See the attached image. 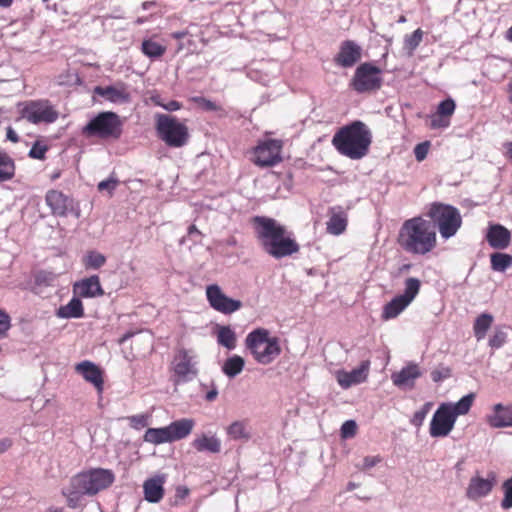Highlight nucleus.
<instances>
[{
  "label": "nucleus",
  "mask_w": 512,
  "mask_h": 512,
  "mask_svg": "<svg viewBox=\"0 0 512 512\" xmlns=\"http://www.w3.org/2000/svg\"><path fill=\"white\" fill-rule=\"evenodd\" d=\"M182 107V104L176 100H171L167 103H164L163 104V107L165 110L167 111H177L179 109H181Z\"/></svg>",
  "instance_id": "55"
},
{
  "label": "nucleus",
  "mask_w": 512,
  "mask_h": 512,
  "mask_svg": "<svg viewBox=\"0 0 512 512\" xmlns=\"http://www.w3.org/2000/svg\"><path fill=\"white\" fill-rule=\"evenodd\" d=\"M426 216L435 227H438L440 235L444 239L453 237L462 225L459 210L452 205L441 202L431 203Z\"/></svg>",
  "instance_id": "6"
},
{
  "label": "nucleus",
  "mask_w": 512,
  "mask_h": 512,
  "mask_svg": "<svg viewBox=\"0 0 512 512\" xmlns=\"http://www.w3.org/2000/svg\"><path fill=\"white\" fill-rule=\"evenodd\" d=\"M94 92L114 104L124 105L130 103L132 100L131 92L127 84L123 82L104 87L97 86Z\"/></svg>",
  "instance_id": "16"
},
{
  "label": "nucleus",
  "mask_w": 512,
  "mask_h": 512,
  "mask_svg": "<svg viewBox=\"0 0 512 512\" xmlns=\"http://www.w3.org/2000/svg\"><path fill=\"white\" fill-rule=\"evenodd\" d=\"M188 234L189 235H193V234H201V232L197 229V227L195 225H191L189 226L188 228Z\"/></svg>",
  "instance_id": "63"
},
{
  "label": "nucleus",
  "mask_w": 512,
  "mask_h": 512,
  "mask_svg": "<svg viewBox=\"0 0 512 512\" xmlns=\"http://www.w3.org/2000/svg\"><path fill=\"white\" fill-rule=\"evenodd\" d=\"M362 57V49L352 40H345L341 43L339 51L334 57L336 65L349 68L354 66Z\"/></svg>",
  "instance_id": "18"
},
{
  "label": "nucleus",
  "mask_w": 512,
  "mask_h": 512,
  "mask_svg": "<svg viewBox=\"0 0 512 512\" xmlns=\"http://www.w3.org/2000/svg\"><path fill=\"white\" fill-rule=\"evenodd\" d=\"M506 341V335L504 332H496L489 340V344L493 348L501 347Z\"/></svg>",
  "instance_id": "53"
},
{
  "label": "nucleus",
  "mask_w": 512,
  "mask_h": 512,
  "mask_svg": "<svg viewBox=\"0 0 512 512\" xmlns=\"http://www.w3.org/2000/svg\"><path fill=\"white\" fill-rule=\"evenodd\" d=\"M455 422L456 420L447 403L440 404L430 422V436L434 438L448 436L453 430Z\"/></svg>",
  "instance_id": "15"
},
{
  "label": "nucleus",
  "mask_w": 512,
  "mask_h": 512,
  "mask_svg": "<svg viewBox=\"0 0 512 512\" xmlns=\"http://www.w3.org/2000/svg\"><path fill=\"white\" fill-rule=\"evenodd\" d=\"M217 342L219 345L233 350L237 344L236 333L230 326H218L216 330Z\"/></svg>",
  "instance_id": "33"
},
{
  "label": "nucleus",
  "mask_w": 512,
  "mask_h": 512,
  "mask_svg": "<svg viewBox=\"0 0 512 512\" xmlns=\"http://www.w3.org/2000/svg\"><path fill=\"white\" fill-rule=\"evenodd\" d=\"M59 318H81L84 316V307L79 297H73L66 305L60 306L56 312Z\"/></svg>",
  "instance_id": "30"
},
{
  "label": "nucleus",
  "mask_w": 512,
  "mask_h": 512,
  "mask_svg": "<svg viewBox=\"0 0 512 512\" xmlns=\"http://www.w3.org/2000/svg\"><path fill=\"white\" fill-rule=\"evenodd\" d=\"M156 131L159 138L169 147H183L189 140L188 127L174 116L157 115Z\"/></svg>",
  "instance_id": "8"
},
{
  "label": "nucleus",
  "mask_w": 512,
  "mask_h": 512,
  "mask_svg": "<svg viewBox=\"0 0 512 512\" xmlns=\"http://www.w3.org/2000/svg\"><path fill=\"white\" fill-rule=\"evenodd\" d=\"M504 497L501 501V507L503 509L512 508V477L504 481L502 485Z\"/></svg>",
  "instance_id": "45"
},
{
  "label": "nucleus",
  "mask_w": 512,
  "mask_h": 512,
  "mask_svg": "<svg viewBox=\"0 0 512 512\" xmlns=\"http://www.w3.org/2000/svg\"><path fill=\"white\" fill-rule=\"evenodd\" d=\"M73 292L82 298H94L104 295V290L97 275H92L76 282L73 285Z\"/></svg>",
  "instance_id": "22"
},
{
  "label": "nucleus",
  "mask_w": 512,
  "mask_h": 512,
  "mask_svg": "<svg viewBox=\"0 0 512 512\" xmlns=\"http://www.w3.org/2000/svg\"><path fill=\"white\" fill-rule=\"evenodd\" d=\"M218 395V391L214 388L206 393L205 399L209 402H212L216 399Z\"/></svg>",
  "instance_id": "58"
},
{
  "label": "nucleus",
  "mask_w": 512,
  "mask_h": 512,
  "mask_svg": "<svg viewBox=\"0 0 512 512\" xmlns=\"http://www.w3.org/2000/svg\"><path fill=\"white\" fill-rule=\"evenodd\" d=\"M357 424L354 420H347L341 426V437L352 438L356 435Z\"/></svg>",
  "instance_id": "49"
},
{
  "label": "nucleus",
  "mask_w": 512,
  "mask_h": 512,
  "mask_svg": "<svg viewBox=\"0 0 512 512\" xmlns=\"http://www.w3.org/2000/svg\"><path fill=\"white\" fill-rule=\"evenodd\" d=\"M491 269L496 272H504L512 267V255L502 252H495L490 255Z\"/></svg>",
  "instance_id": "38"
},
{
  "label": "nucleus",
  "mask_w": 512,
  "mask_h": 512,
  "mask_svg": "<svg viewBox=\"0 0 512 512\" xmlns=\"http://www.w3.org/2000/svg\"><path fill=\"white\" fill-rule=\"evenodd\" d=\"M123 133V121L112 111L100 112L92 118L82 129L87 137H97L103 140H118Z\"/></svg>",
  "instance_id": "7"
},
{
  "label": "nucleus",
  "mask_w": 512,
  "mask_h": 512,
  "mask_svg": "<svg viewBox=\"0 0 512 512\" xmlns=\"http://www.w3.org/2000/svg\"><path fill=\"white\" fill-rule=\"evenodd\" d=\"M244 365L245 361L241 356L233 355L226 359L222 366V371L226 376L233 378L242 372Z\"/></svg>",
  "instance_id": "37"
},
{
  "label": "nucleus",
  "mask_w": 512,
  "mask_h": 512,
  "mask_svg": "<svg viewBox=\"0 0 512 512\" xmlns=\"http://www.w3.org/2000/svg\"><path fill=\"white\" fill-rule=\"evenodd\" d=\"M165 475H156L143 483L144 498L150 503H158L164 496Z\"/></svg>",
  "instance_id": "27"
},
{
  "label": "nucleus",
  "mask_w": 512,
  "mask_h": 512,
  "mask_svg": "<svg viewBox=\"0 0 512 512\" xmlns=\"http://www.w3.org/2000/svg\"><path fill=\"white\" fill-rule=\"evenodd\" d=\"M506 149V156L512 159V141L504 144Z\"/></svg>",
  "instance_id": "61"
},
{
  "label": "nucleus",
  "mask_w": 512,
  "mask_h": 512,
  "mask_svg": "<svg viewBox=\"0 0 512 512\" xmlns=\"http://www.w3.org/2000/svg\"><path fill=\"white\" fill-rule=\"evenodd\" d=\"M11 328V318L8 313L0 309V339L5 338Z\"/></svg>",
  "instance_id": "48"
},
{
  "label": "nucleus",
  "mask_w": 512,
  "mask_h": 512,
  "mask_svg": "<svg viewBox=\"0 0 512 512\" xmlns=\"http://www.w3.org/2000/svg\"><path fill=\"white\" fill-rule=\"evenodd\" d=\"M118 185V180L114 178H109L107 180H103L99 182L97 188L100 192L102 191H108L110 195L113 194L114 190L116 189Z\"/></svg>",
  "instance_id": "52"
},
{
  "label": "nucleus",
  "mask_w": 512,
  "mask_h": 512,
  "mask_svg": "<svg viewBox=\"0 0 512 512\" xmlns=\"http://www.w3.org/2000/svg\"><path fill=\"white\" fill-rule=\"evenodd\" d=\"M45 202L54 216L66 217L71 214L79 218L81 215L79 204L71 196L60 190H48L45 195Z\"/></svg>",
  "instance_id": "12"
},
{
  "label": "nucleus",
  "mask_w": 512,
  "mask_h": 512,
  "mask_svg": "<svg viewBox=\"0 0 512 512\" xmlns=\"http://www.w3.org/2000/svg\"><path fill=\"white\" fill-rule=\"evenodd\" d=\"M382 84V70L371 62L360 64L350 81V87L360 94L376 92Z\"/></svg>",
  "instance_id": "9"
},
{
  "label": "nucleus",
  "mask_w": 512,
  "mask_h": 512,
  "mask_svg": "<svg viewBox=\"0 0 512 512\" xmlns=\"http://www.w3.org/2000/svg\"><path fill=\"white\" fill-rule=\"evenodd\" d=\"M143 439L145 442L154 445L172 443L167 426L161 428H148L143 436Z\"/></svg>",
  "instance_id": "34"
},
{
  "label": "nucleus",
  "mask_w": 512,
  "mask_h": 512,
  "mask_svg": "<svg viewBox=\"0 0 512 512\" xmlns=\"http://www.w3.org/2000/svg\"><path fill=\"white\" fill-rule=\"evenodd\" d=\"M283 142L279 139L259 141L252 150L251 161L258 167H273L282 161Z\"/></svg>",
  "instance_id": "11"
},
{
  "label": "nucleus",
  "mask_w": 512,
  "mask_h": 512,
  "mask_svg": "<svg viewBox=\"0 0 512 512\" xmlns=\"http://www.w3.org/2000/svg\"><path fill=\"white\" fill-rule=\"evenodd\" d=\"M193 101L202 109L206 111H219L221 107L217 105L215 102L206 99L204 97H194Z\"/></svg>",
  "instance_id": "50"
},
{
  "label": "nucleus",
  "mask_w": 512,
  "mask_h": 512,
  "mask_svg": "<svg viewBox=\"0 0 512 512\" xmlns=\"http://www.w3.org/2000/svg\"><path fill=\"white\" fill-rule=\"evenodd\" d=\"M141 51L147 57L159 58L166 52V47L152 39H147L142 42Z\"/></svg>",
  "instance_id": "41"
},
{
  "label": "nucleus",
  "mask_w": 512,
  "mask_h": 512,
  "mask_svg": "<svg viewBox=\"0 0 512 512\" xmlns=\"http://www.w3.org/2000/svg\"><path fill=\"white\" fill-rule=\"evenodd\" d=\"M372 143V132L360 120H355L339 128L332 138V145L339 154L359 160L369 153Z\"/></svg>",
  "instance_id": "3"
},
{
  "label": "nucleus",
  "mask_w": 512,
  "mask_h": 512,
  "mask_svg": "<svg viewBox=\"0 0 512 512\" xmlns=\"http://www.w3.org/2000/svg\"><path fill=\"white\" fill-rule=\"evenodd\" d=\"M397 242L409 254H429L437 247L436 228L428 219L412 217L401 225Z\"/></svg>",
  "instance_id": "2"
},
{
  "label": "nucleus",
  "mask_w": 512,
  "mask_h": 512,
  "mask_svg": "<svg viewBox=\"0 0 512 512\" xmlns=\"http://www.w3.org/2000/svg\"><path fill=\"white\" fill-rule=\"evenodd\" d=\"M115 480L114 473L109 469L94 468L76 474L70 480V485L62 494L67 498L68 506L76 507L82 495H96L109 488Z\"/></svg>",
  "instance_id": "4"
},
{
  "label": "nucleus",
  "mask_w": 512,
  "mask_h": 512,
  "mask_svg": "<svg viewBox=\"0 0 512 512\" xmlns=\"http://www.w3.org/2000/svg\"><path fill=\"white\" fill-rule=\"evenodd\" d=\"M206 298L211 308L222 314H232L240 310L242 302L228 297L217 284L206 287Z\"/></svg>",
  "instance_id": "14"
},
{
  "label": "nucleus",
  "mask_w": 512,
  "mask_h": 512,
  "mask_svg": "<svg viewBox=\"0 0 512 512\" xmlns=\"http://www.w3.org/2000/svg\"><path fill=\"white\" fill-rule=\"evenodd\" d=\"M505 39L512 43V26L510 28H508L505 32Z\"/></svg>",
  "instance_id": "64"
},
{
  "label": "nucleus",
  "mask_w": 512,
  "mask_h": 512,
  "mask_svg": "<svg viewBox=\"0 0 512 512\" xmlns=\"http://www.w3.org/2000/svg\"><path fill=\"white\" fill-rule=\"evenodd\" d=\"M21 115L27 121L38 123H53L58 119L57 110L48 100H31L24 104Z\"/></svg>",
  "instance_id": "13"
},
{
  "label": "nucleus",
  "mask_w": 512,
  "mask_h": 512,
  "mask_svg": "<svg viewBox=\"0 0 512 512\" xmlns=\"http://www.w3.org/2000/svg\"><path fill=\"white\" fill-rule=\"evenodd\" d=\"M496 483V475L489 473L487 478L474 476L470 479L466 489V496L470 500H478L487 496L493 489Z\"/></svg>",
  "instance_id": "19"
},
{
  "label": "nucleus",
  "mask_w": 512,
  "mask_h": 512,
  "mask_svg": "<svg viewBox=\"0 0 512 512\" xmlns=\"http://www.w3.org/2000/svg\"><path fill=\"white\" fill-rule=\"evenodd\" d=\"M197 452H209L217 454L221 451V440L215 435H207L202 433L198 435L191 443Z\"/></svg>",
  "instance_id": "28"
},
{
  "label": "nucleus",
  "mask_w": 512,
  "mask_h": 512,
  "mask_svg": "<svg viewBox=\"0 0 512 512\" xmlns=\"http://www.w3.org/2000/svg\"><path fill=\"white\" fill-rule=\"evenodd\" d=\"M195 426V421L191 418H183L173 421L167 426L171 442H175L189 436Z\"/></svg>",
  "instance_id": "29"
},
{
  "label": "nucleus",
  "mask_w": 512,
  "mask_h": 512,
  "mask_svg": "<svg viewBox=\"0 0 512 512\" xmlns=\"http://www.w3.org/2000/svg\"><path fill=\"white\" fill-rule=\"evenodd\" d=\"M382 461V458L377 456H367L363 460V469H370L380 463Z\"/></svg>",
  "instance_id": "54"
},
{
  "label": "nucleus",
  "mask_w": 512,
  "mask_h": 512,
  "mask_svg": "<svg viewBox=\"0 0 512 512\" xmlns=\"http://www.w3.org/2000/svg\"><path fill=\"white\" fill-rule=\"evenodd\" d=\"M370 370V361L364 360L359 367L352 371L339 370L336 372V380L338 384L344 388H350L353 385L363 383L367 380Z\"/></svg>",
  "instance_id": "17"
},
{
  "label": "nucleus",
  "mask_w": 512,
  "mask_h": 512,
  "mask_svg": "<svg viewBox=\"0 0 512 512\" xmlns=\"http://www.w3.org/2000/svg\"><path fill=\"white\" fill-rule=\"evenodd\" d=\"M6 137L13 143H17L19 141V136L12 127L7 128Z\"/></svg>",
  "instance_id": "56"
},
{
  "label": "nucleus",
  "mask_w": 512,
  "mask_h": 512,
  "mask_svg": "<svg viewBox=\"0 0 512 512\" xmlns=\"http://www.w3.org/2000/svg\"><path fill=\"white\" fill-rule=\"evenodd\" d=\"M421 287V282L419 279L414 277H409L405 280V289L403 294L399 296L402 297L409 304L415 299L418 295Z\"/></svg>",
  "instance_id": "42"
},
{
  "label": "nucleus",
  "mask_w": 512,
  "mask_h": 512,
  "mask_svg": "<svg viewBox=\"0 0 512 512\" xmlns=\"http://www.w3.org/2000/svg\"><path fill=\"white\" fill-rule=\"evenodd\" d=\"M432 407H433L432 402H426L419 410H417L413 414V417L411 420L412 424L415 426H421Z\"/></svg>",
  "instance_id": "46"
},
{
  "label": "nucleus",
  "mask_w": 512,
  "mask_h": 512,
  "mask_svg": "<svg viewBox=\"0 0 512 512\" xmlns=\"http://www.w3.org/2000/svg\"><path fill=\"white\" fill-rule=\"evenodd\" d=\"M12 446V441L9 438H5L0 441V453L5 452Z\"/></svg>",
  "instance_id": "57"
},
{
  "label": "nucleus",
  "mask_w": 512,
  "mask_h": 512,
  "mask_svg": "<svg viewBox=\"0 0 512 512\" xmlns=\"http://www.w3.org/2000/svg\"><path fill=\"white\" fill-rule=\"evenodd\" d=\"M475 395L473 393H470L468 395L463 396L458 402L456 403H447V405L450 407V412L453 414V417L455 420L460 415H466L474 402Z\"/></svg>",
  "instance_id": "36"
},
{
  "label": "nucleus",
  "mask_w": 512,
  "mask_h": 512,
  "mask_svg": "<svg viewBox=\"0 0 512 512\" xmlns=\"http://www.w3.org/2000/svg\"><path fill=\"white\" fill-rule=\"evenodd\" d=\"M16 173L13 158L5 151L0 150V183L10 181Z\"/></svg>",
  "instance_id": "31"
},
{
  "label": "nucleus",
  "mask_w": 512,
  "mask_h": 512,
  "mask_svg": "<svg viewBox=\"0 0 512 512\" xmlns=\"http://www.w3.org/2000/svg\"><path fill=\"white\" fill-rule=\"evenodd\" d=\"M486 421L492 428L512 427V404H495Z\"/></svg>",
  "instance_id": "23"
},
{
  "label": "nucleus",
  "mask_w": 512,
  "mask_h": 512,
  "mask_svg": "<svg viewBox=\"0 0 512 512\" xmlns=\"http://www.w3.org/2000/svg\"><path fill=\"white\" fill-rule=\"evenodd\" d=\"M246 348L254 360L262 365L271 364L280 354L281 346L277 337H271L265 328L251 331L245 339Z\"/></svg>",
  "instance_id": "5"
},
{
  "label": "nucleus",
  "mask_w": 512,
  "mask_h": 512,
  "mask_svg": "<svg viewBox=\"0 0 512 512\" xmlns=\"http://www.w3.org/2000/svg\"><path fill=\"white\" fill-rule=\"evenodd\" d=\"M14 0H0V7L9 8L13 4Z\"/></svg>",
  "instance_id": "62"
},
{
  "label": "nucleus",
  "mask_w": 512,
  "mask_h": 512,
  "mask_svg": "<svg viewBox=\"0 0 512 512\" xmlns=\"http://www.w3.org/2000/svg\"><path fill=\"white\" fill-rule=\"evenodd\" d=\"M329 220L326 223V230L331 235H341L348 225V215L341 206L329 208Z\"/></svg>",
  "instance_id": "25"
},
{
  "label": "nucleus",
  "mask_w": 512,
  "mask_h": 512,
  "mask_svg": "<svg viewBox=\"0 0 512 512\" xmlns=\"http://www.w3.org/2000/svg\"><path fill=\"white\" fill-rule=\"evenodd\" d=\"M226 433L233 440H249L250 433L248 431V421L239 420L232 422L226 428Z\"/></svg>",
  "instance_id": "35"
},
{
  "label": "nucleus",
  "mask_w": 512,
  "mask_h": 512,
  "mask_svg": "<svg viewBox=\"0 0 512 512\" xmlns=\"http://www.w3.org/2000/svg\"><path fill=\"white\" fill-rule=\"evenodd\" d=\"M486 240L492 248L503 250L510 245L511 233L506 227L493 224L488 228Z\"/></svg>",
  "instance_id": "26"
},
{
  "label": "nucleus",
  "mask_w": 512,
  "mask_h": 512,
  "mask_svg": "<svg viewBox=\"0 0 512 512\" xmlns=\"http://www.w3.org/2000/svg\"><path fill=\"white\" fill-rule=\"evenodd\" d=\"M188 34H189V32L187 30H183V31L174 32V33H172L171 36L174 39L181 40V39L185 38Z\"/></svg>",
  "instance_id": "59"
},
{
  "label": "nucleus",
  "mask_w": 512,
  "mask_h": 512,
  "mask_svg": "<svg viewBox=\"0 0 512 512\" xmlns=\"http://www.w3.org/2000/svg\"><path fill=\"white\" fill-rule=\"evenodd\" d=\"M429 148H430V142L429 141H425V142H422V143H419L415 146L414 148V155H415V158L418 162H421L423 161L426 157H427V154L429 152Z\"/></svg>",
  "instance_id": "51"
},
{
  "label": "nucleus",
  "mask_w": 512,
  "mask_h": 512,
  "mask_svg": "<svg viewBox=\"0 0 512 512\" xmlns=\"http://www.w3.org/2000/svg\"><path fill=\"white\" fill-rule=\"evenodd\" d=\"M150 100L152 101L153 104H155L156 106H160V107H163V104L164 102L162 101L161 99V96L156 94V95H152L150 97Z\"/></svg>",
  "instance_id": "60"
},
{
  "label": "nucleus",
  "mask_w": 512,
  "mask_h": 512,
  "mask_svg": "<svg viewBox=\"0 0 512 512\" xmlns=\"http://www.w3.org/2000/svg\"><path fill=\"white\" fill-rule=\"evenodd\" d=\"M48 146L40 141H36L30 149L28 156L32 159L44 160Z\"/></svg>",
  "instance_id": "47"
},
{
  "label": "nucleus",
  "mask_w": 512,
  "mask_h": 512,
  "mask_svg": "<svg viewBox=\"0 0 512 512\" xmlns=\"http://www.w3.org/2000/svg\"><path fill=\"white\" fill-rule=\"evenodd\" d=\"M408 306L409 303L398 295L383 307L382 318L385 320L396 318Z\"/></svg>",
  "instance_id": "32"
},
{
  "label": "nucleus",
  "mask_w": 512,
  "mask_h": 512,
  "mask_svg": "<svg viewBox=\"0 0 512 512\" xmlns=\"http://www.w3.org/2000/svg\"><path fill=\"white\" fill-rule=\"evenodd\" d=\"M493 323V316L488 313H482L479 315L473 326L475 337L478 340H481L485 337L488 329L491 327Z\"/></svg>",
  "instance_id": "39"
},
{
  "label": "nucleus",
  "mask_w": 512,
  "mask_h": 512,
  "mask_svg": "<svg viewBox=\"0 0 512 512\" xmlns=\"http://www.w3.org/2000/svg\"><path fill=\"white\" fill-rule=\"evenodd\" d=\"M421 376L419 366L415 363H410L403 367L399 372L391 375L393 384L399 388L412 389L415 381Z\"/></svg>",
  "instance_id": "24"
},
{
  "label": "nucleus",
  "mask_w": 512,
  "mask_h": 512,
  "mask_svg": "<svg viewBox=\"0 0 512 512\" xmlns=\"http://www.w3.org/2000/svg\"><path fill=\"white\" fill-rule=\"evenodd\" d=\"M251 223L258 244L269 256L282 259L300 251V245L293 233L274 218L255 216Z\"/></svg>",
  "instance_id": "1"
},
{
  "label": "nucleus",
  "mask_w": 512,
  "mask_h": 512,
  "mask_svg": "<svg viewBox=\"0 0 512 512\" xmlns=\"http://www.w3.org/2000/svg\"><path fill=\"white\" fill-rule=\"evenodd\" d=\"M129 422V425L136 430H140L142 428H145L149 425V414H138V415H132L128 416L126 418Z\"/></svg>",
  "instance_id": "44"
},
{
  "label": "nucleus",
  "mask_w": 512,
  "mask_h": 512,
  "mask_svg": "<svg viewBox=\"0 0 512 512\" xmlns=\"http://www.w3.org/2000/svg\"><path fill=\"white\" fill-rule=\"evenodd\" d=\"M197 355L186 348H178L171 362L174 384L185 383L193 380L198 375Z\"/></svg>",
  "instance_id": "10"
},
{
  "label": "nucleus",
  "mask_w": 512,
  "mask_h": 512,
  "mask_svg": "<svg viewBox=\"0 0 512 512\" xmlns=\"http://www.w3.org/2000/svg\"><path fill=\"white\" fill-rule=\"evenodd\" d=\"M455 109L456 103L452 98L441 101L437 106L436 112L430 116V128L440 129L449 127Z\"/></svg>",
  "instance_id": "21"
},
{
  "label": "nucleus",
  "mask_w": 512,
  "mask_h": 512,
  "mask_svg": "<svg viewBox=\"0 0 512 512\" xmlns=\"http://www.w3.org/2000/svg\"><path fill=\"white\" fill-rule=\"evenodd\" d=\"M423 31L418 28L412 34L406 35L404 38V48L412 54L415 49L420 45L423 39Z\"/></svg>",
  "instance_id": "43"
},
{
  "label": "nucleus",
  "mask_w": 512,
  "mask_h": 512,
  "mask_svg": "<svg viewBox=\"0 0 512 512\" xmlns=\"http://www.w3.org/2000/svg\"><path fill=\"white\" fill-rule=\"evenodd\" d=\"M82 263L86 270H97L105 265L106 257L98 251L90 250L83 257Z\"/></svg>",
  "instance_id": "40"
},
{
  "label": "nucleus",
  "mask_w": 512,
  "mask_h": 512,
  "mask_svg": "<svg viewBox=\"0 0 512 512\" xmlns=\"http://www.w3.org/2000/svg\"><path fill=\"white\" fill-rule=\"evenodd\" d=\"M75 371L80 374L85 381L91 383L99 393L103 391L104 373L95 363L84 360L75 365Z\"/></svg>",
  "instance_id": "20"
}]
</instances>
